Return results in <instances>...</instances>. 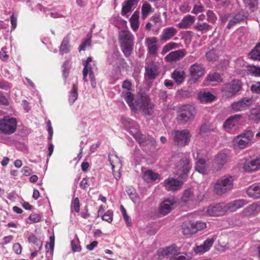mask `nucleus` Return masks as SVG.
Masks as SVG:
<instances>
[{
    "label": "nucleus",
    "mask_w": 260,
    "mask_h": 260,
    "mask_svg": "<svg viewBox=\"0 0 260 260\" xmlns=\"http://www.w3.org/2000/svg\"><path fill=\"white\" fill-rule=\"evenodd\" d=\"M158 177V174L153 172L151 170L146 171L143 175L144 179L148 182L155 181Z\"/></svg>",
    "instance_id": "39"
},
{
    "label": "nucleus",
    "mask_w": 260,
    "mask_h": 260,
    "mask_svg": "<svg viewBox=\"0 0 260 260\" xmlns=\"http://www.w3.org/2000/svg\"><path fill=\"white\" fill-rule=\"evenodd\" d=\"M175 204L174 199H168L162 202L159 207V212L162 215L168 214L173 208Z\"/></svg>",
    "instance_id": "25"
},
{
    "label": "nucleus",
    "mask_w": 260,
    "mask_h": 260,
    "mask_svg": "<svg viewBox=\"0 0 260 260\" xmlns=\"http://www.w3.org/2000/svg\"><path fill=\"white\" fill-rule=\"evenodd\" d=\"M182 182L173 178H168L164 181V185L168 190L175 191L181 188Z\"/></svg>",
    "instance_id": "23"
},
{
    "label": "nucleus",
    "mask_w": 260,
    "mask_h": 260,
    "mask_svg": "<svg viewBox=\"0 0 260 260\" xmlns=\"http://www.w3.org/2000/svg\"><path fill=\"white\" fill-rule=\"evenodd\" d=\"M214 239L213 238L206 240L202 245L197 246L194 248V251L197 254H202L208 251L212 247Z\"/></svg>",
    "instance_id": "22"
},
{
    "label": "nucleus",
    "mask_w": 260,
    "mask_h": 260,
    "mask_svg": "<svg viewBox=\"0 0 260 260\" xmlns=\"http://www.w3.org/2000/svg\"><path fill=\"white\" fill-rule=\"evenodd\" d=\"M254 134L251 131H247L237 136L234 140V143L240 148L243 149L253 143L252 138Z\"/></svg>",
    "instance_id": "7"
},
{
    "label": "nucleus",
    "mask_w": 260,
    "mask_h": 260,
    "mask_svg": "<svg viewBox=\"0 0 260 260\" xmlns=\"http://www.w3.org/2000/svg\"><path fill=\"white\" fill-rule=\"evenodd\" d=\"M227 155L223 152L218 153L215 156L213 162V167L216 171L220 170L226 163Z\"/></svg>",
    "instance_id": "19"
},
{
    "label": "nucleus",
    "mask_w": 260,
    "mask_h": 260,
    "mask_svg": "<svg viewBox=\"0 0 260 260\" xmlns=\"http://www.w3.org/2000/svg\"><path fill=\"white\" fill-rule=\"evenodd\" d=\"M142 15L143 18H146L152 12L151 6L148 3H145L142 7Z\"/></svg>",
    "instance_id": "43"
},
{
    "label": "nucleus",
    "mask_w": 260,
    "mask_h": 260,
    "mask_svg": "<svg viewBox=\"0 0 260 260\" xmlns=\"http://www.w3.org/2000/svg\"><path fill=\"white\" fill-rule=\"evenodd\" d=\"M172 137L175 144L185 146L189 143L191 135L188 129H184L181 131H174L172 133Z\"/></svg>",
    "instance_id": "6"
},
{
    "label": "nucleus",
    "mask_w": 260,
    "mask_h": 260,
    "mask_svg": "<svg viewBox=\"0 0 260 260\" xmlns=\"http://www.w3.org/2000/svg\"><path fill=\"white\" fill-rule=\"evenodd\" d=\"M17 126L15 118L6 116L3 119H0V131L5 134L13 133Z\"/></svg>",
    "instance_id": "9"
},
{
    "label": "nucleus",
    "mask_w": 260,
    "mask_h": 260,
    "mask_svg": "<svg viewBox=\"0 0 260 260\" xmlns=\"http://www.w3.org/2000/svg\"><path fill=\"white\" fill-rule=\"evenodd\" d=\"M233 178L231 176H224L218 179L213 187L214 192L222 195L231 190L233 188Z\"/></svg>",
    "instance_id": "3"
},
{
    "label": "nucleus",
    "mask_w": 260,
    "mask_h": 260,
    "mask_svg": "<svg viewBox=\"0 0 260 260\" xmlns=\"http://www.w3.org/2000/svg\"><path fill=\"white\" fill-rule=\"evenodd\" d=\"M69 42L70 37L69 36H67L63 38L60 46L59 50L62 54L69 52L70 47Z\"/></svg>",
    "instance_id": "36"
},
{
    "label": "nucleus",
    "mask_w": 260,
    "mask_h": 260,
    "mask_svg": "<svg viewBox=\"0 0 260 260\" xmlns=\"http://www.w3.org/2000/svg\"><path fill=\"white\" fill-rule=\"evenodd\" d=\"M249 117L252 120H260V106L251 109Z\"/></svg>",
    "instance_id": "41"
},
{
    "label": "nucleus",
    "mask_w": 260,
    "mask_h": 260,
    "mask_svg": "<svg viewBox=\"0 0 260 260\" xmlns=\"http://www.w3.org/2000/svg\"><path fill=\"white\" fill-rule=\"evenodd\" d=\"M206 212L210 216L223 215L227 212L225 203H221L211 205L207 208Z\"/></svg>",
    "instance_id": "13"
},
{
    "label": "nucleus",
    "mask_w": 260,
    "mask_h": 260,
    "mask_svg": "<svg viewBox=\"0 0 260 260\" xmlns=\"http://www.w3.org/2000/svg\"><path fill=\"white\" fill-rule=\"evenodd\" d=\"M28 241L29 243H31L34 245V248H37V250H40L41 249L43 242L34 235H30L28 237Z\"/></svg>",
    "instance_id": "38"
},
{
    "label": "nucleus",
    "mask_w": 260,
    "mask_h": 260,
    "mask_svg": "<svg viewBox=\"0 0 260 260\" xmlns=\"http://www.w3.org/2000/svg\"><path fill=\"white\" fill-rule=\"evenodd\" d=\"M176 167L181 172L179 175L180 177L183 178L184 176L188 174L189 171L191 168V165L189 157L185 156L181 159L177 164Z\"/></svg>",
    "instance_id": "15"
},
{
    "label": "nucleus",
    "mask_w": 260,
    "mask_h": 260,
    "mask_svg": "<svg viewBox=\"0 0 260 260\" xmlns=\"http://www.w3.org/2000/svg\"><path fill=\"white\" fill-rule=\"evenodd\" d=\"M206 56L209 61H215L218 57V53L214 49H212L207 52Z\"/></svg>",
    "instance_id": "46"
},
{
    "label": "nucleus",
    "mask_w": 260,
    "mask_h": 260,
    "mask_svg": "<svg viewBox=\"0 0 260 260\" xmlns=\"http://www.w3.org/2000/svg\"><path fill=\"white\" fill-rule=\"evenodd\" d=\"M248 202L244 199L236 200L231 202L225 203L226 211L227 212H235L237 209L243 207Z\"/></svg>",
    "instance_id": "21"
},
{
    "label": "nucleus",
    "mask_w": 260,
    "mask_h": 260,
    "mask_svg": "<svg viewBox=\"0 0 260 260\" xmlns=\"http://www.w3.org/2000/svg\"><path fill=\"white\" fill-rule=\"evenodd\" d=\"M157 39L155 37L146 38L145 44L147 47L148 52L151 54H155L157 51Z\"/></svg>",
    "instance_id": "27"
},
{
    "label": "nucleus",
    "mask_w": 260,
    "mask_h": 260,
    "mask_svg": "<svg viewBox=\"0 0 260 260\" xmlns=\"http://www.w3.org/2000/svg\"><path fill=\"white\" fill-rule=\"evenodd\" d=\"M159 73V67L157 62L152 61L146 63L145 75L149 79H155Z\"/></svg>",
    "instance_id": "11"
},
{
    "label": "nucleus",
    "mask_w": 260,
    "mask_h": 260,
    "mask_svg": "<svg viewBox=\"0 0 260 260\" xmlns=\"http://www.w3.org/2000/svg\"><path fill=\"white\" fill-rule=\"evenodd\" d=\"M83 64L84 66V69L83 70V79L84 81L87 82L88 81L87 79V76L88 74L91 82V85L93 88H95L96 87V83L91 65L87 64V63H83Z\"/></svg>",
    "instance_id": "18"
},
{
    "label": "nucleus",
    "mask_w": 260,
    "mask_h": 260,
    "mask_svg": "<svg viewBox=\"0 0 260 260\" xmlns=\"http://www.w3.org/2000/svg\"><path fill=\"white\" fill-rule=\"evenodd\" d=\"M181 199L182 201L185 203L191 201L193 199V192L190 190H185Z\"/></svg>",
    "instance_id": "48"
},
{
    "label": "nucleus",
    "mask_w": 260,
    "mask_h": 260,
    "mask_svg": "<svg viewBox=\"0 0 260 260\" xmlns=\"http://www.w3.org/2000/svg\"><path fill=\"white\" fill-rule=\"evenodd\" d=\"M91 38H86L84 42L81 43L79 47V52L81 51L85 50L87 48L90 47L91 46Z\"/></svg>",
    "instance_id": "49"
},
{
    "label": "nucleus",
    "mask_w": 260,
    "mask_h": 260,
    "mask_svg": "<svg viewBox=\"0 0 260 260\" xmlns=\"http://www.w3.org/2000/svg\"><path fill=\"white\" fill-rule=\"evenodd\" d=\"M131 9L132 7L129 5V4L126 3H123L122 7L121 14L123 16L126 15L131 11Z\"/></svg>",
    "instance_id": "59"
},
{
    "label": "nucleus",
    "mask_w": 260,
    "mask_h": 260,
    "mask_svg": "<svg viewBox=\"0 0 260 260\" xmlns=\"http://www.w3.org/2000/svg\"><path fill=\"white\" fill-rule=\"evenodd\" d=\"M71 247L73 252H79L81 250L77 238H75L71 241Z\"/></svg>",
    "instance_id": "50"
},
{
    "label": "nucleus",
    "mask_w": 260,
    "mask_h": 260,
    "mask_svg": "<svg viewBox=\"0 0 260 260\" xmlns=\"http://www.w3.org/2000/svg\"><path fill=\"white\" fill-rule=\"evenodd\" d=\"M77 90V87L74 84L73 85V89L70 91L69 95L68 101L71 105H73L78 98V94Z\"/></svg>",
    "instance_id": "40"
},
{
    "label": "nucleus",
    "mask_w": 260,
    "mask_h": 260,
    "mask_svg": "<svg viewBox=\"0 0 260 260\" xmlns=\"http://www.w3.org/2000/svg\"><path fill=\"white\" fill-rule=\"evenodd\" d=\"M192 226L195 230L196 233L198 231L204 229L206 227V223L202 221L191 222Z\"/></svg>",
    "instance_id": "47"
},
{
    "label": "nucleus",
    "mask_w": 260,
    "mask_h": 260,
    "mask_svg": "<svg viewBox=\"0 0 260 260\" xmlns=\"http://www.w3.org/2000/svg\"><path fill=\"white\" fill-rule=\"evenodd\" d=\"M190 80L193 82H196L199 78L202 77L204 73L205 70L202 64L195 63L191 66L189 69Z\"/></svg>",
    "instance_id": "14"
},
{
    "label": "nucleus",
    "mask_w": 260,
    "mask_h": 260,
    "mask_svg": "<svg viewBox=\"0 0 260 260\" xmlns=\"http://www.w3.org/2000/svg\"><path fill=\"white\" fill-rule=\"evenodd\" d=\"M139 12L135 11L129 19L131 27L134 31H137L139 27Z\"/></svg>",
    "instance_id": "33"
},
{
    "label": "nucleus",
    "mask_w": 260,
    "mask_h": 260,
    "mask_svg": "<svg viewBox=\"0 0 260 260\" xmlns=\"http://www.w3.org/2000/svg\"><path fill=\"white\" fill-rule=\"evenodd\" d=\"M207 165L204 159H199L197 161L196 170L202 174H205L207 172Z\"/></svg>",
    "instance_id": "34"
},
{
    "label": "nucleus",
    "mask_w": 260,
    "mask_h": 260,
    "mask_svg": "<svg viewBox=\"0 0 260 260\" xmlns=\"http://www.w3.org/2000/svg\"><path fill=\"white\" fill-rule=\"evenodd\" d=\"M121 122L125 129L129 132L140 145H144L146 143H150L153 145L156 144L152 137L143 135L140 133L139 125L135 121L128 117H122Z\"/></svg>",
    "instance_id": "1"
},
{
    "label": "nucleus",
    "mask_w": 260,
    "mask_h": 260,
    "mask_svg": "<svg viewBox=\"0 0 260 260\" xmlns=\"http://www.w3.org/2000/svg\"><path fill=\"white\" fill-rule=\"evenodd\" d=\"M242 115L236 114L229 117L224 122L223 126L227 132L235 130L241 123Z\"/></svg>",
    "instance_id": "12"
},
{
    "label": "nucleus",
    "mask_w": 260,
    "mask_h": 260,
    "mask_svg": "<svg viewBox=\"0 0 260 260\" xmlns=\"http://www.w3.org/2000/svg\"><path fill=\"white\" fill-rule=\"evenodd\" d=\"M182 227L183 234L187 237L196 234L195 230L193 229V226H192L191 222L183 224Z\"/></svg>",
    "instance_id": "37"
},
{
    "label": "nucleus",
    "mask_w": 260,
    "mask_h": 260,
    "mask_svg": "<svg viewBox=\"0 0 260 260\" xmlns=\"http://www.w3.org/2000/svg\"><path fill=\"white\" fill-rule=\"evenodd\" d=\"M186 54L185 50L180 49L170 52L166 57L165 59L168 61H174L183 58Z\"/></svg>",
    "instance_id": "29"
},
{
    "label": "nucleus",
    "mask_w": 260,
    "mask_h": 260,
    "mask_svg": "<svg viewBox=\"0 0 260 260\" xmlns=\"http://www.w3.org/2000/svg\"><path fill=\"white\" fill-rule=\"evenodd\" d=\"M242 169L246 172H255L260 169V157H250L245 159Z\"/></svg>",
    "instance_id": "10"
},
{
    "label": "nucleus",
    "mask_w": 260,
    "mask_h": 260,
    "mask_svg": "<svg viewBox=\"0 0 260 260\" xmlns=\"http://www.w3.org/2000/svg\"><path fill=\"white\" fill-rule=\"evenodd\" d=\"M121 211L123 216V218L126 223V224L129 225L131 222V219L127 215L126 212V210L124 208L123 206H120Z\"/></svg>",
    "instance_id": "61"
},
{
    "label": "nucleus",
    "mask_w": 260,
    "mask_h": 260,
    "mask_svg": "<svg viewBox=\"0 0 260 260\" xmlns=\"http://www.w3.org/2000/svg\"><path fill=\"white\" fill-rule=\"evenodd\" d=\"M138 110H141L144 115H151L154 112V106L147 96H142L138 103Z\"/></svg>",
    "instance_id": "8"
},
{
    "label": "nucleus",
    "mask_w": 260,
    "mask_h": 260,
    "mask_svg": "<svg viewBox=\"0 0 260 260\" xmlns=\"http://www.w3.org/2000/svg\"><path fill=\"white\" fill-rule=\"evenodd\" d=\"M260 212V202L253 203L244 209L242 213L244 216L255 215Z\"/></svg>",
    "instance_id": "26"
},
{
    "label": "nucleus",
    "mask_w": 260,
    "mask_h": 260,
    "mask_svg": "<svg viewBox=\"0 0 260 260\" xmlns=\"http://www.w3.org/2000/svg\"><path fill=\"white\" fill-rule=\"evenodd\" d=\"M196 114V110L194 107L185 105L180 107L178 111V119L183 123L192 121Z\"/></svg>",
    "instance_id": "5"
},
{
    "label": "nucleus",
    "mask_w": 260,
    "mask_h": 260,
    "mask_svg": "<svg viewBox=\"0 0 260 260\" xmlns=\"http://www.w3.org/2000/svg\"><path fill=\"white\" fill-rule=\"evenodd\" d=\"M204 11V7L201 5H195L192 10V13L197 14L199 13H201Z\"/></svg>",
    "instance_id": "63"
},
{
    "label": "nucleus",
    "mask_w": 260,
    "mask_h": 260,
    "mask_svg": "<svg viewBox=\"0 0 260 260\" xmlns=\"http://www.w3.org/2000/svg\"><path fill=\"white\" fill-rule=\"evenodd\" d=\"M250 58L253 60H260V43L258 44L250 54Z\"/></svg>",
    "instance_id": "42"
},
{
    "label": "nucleus",
    "mask_w": 260,
    "mask_h": 260,
    "mask_svg": "<svg viewBox=\"0 0 260 260\" xmlns=\"http://www.w3.org/2000/svg\"><path fill=\"white\" fill-rule=\"evenodd\" d=\"M177 32V29L174 27H168L165 28L162 35L160 36V40L167 41L173 38Z\"/></svg>",
    "instance_id": "30"
},
{
    "label": "nucleus",
    "mask_w": 260,
    "mask_h": 260,
    "mask_svg": "<svg viewBox=\"0 0 260 260\" xmlns=\"http://www.w3.org/2000/svg\"><path fill=\"white\" fill-rule=\"evenodd\" d=\"M185 77V73L184 71L181 70H175L172 74V78L178 84L182 83Z\"/></svg>",
    "instance_id": "32"
},
{
    "label": "nucleus",
    "mask_w": 260,
    "mask_h": 260,
    "mask_svg": "<svg viewBox=\"0 0 260 260\" xmlns=\"http://www.w3.org/2000/svg\"><path fill=\"white\" fill-rule=\"evenodd\" d=\"M242 20V17L239 14H236L232 19L229 21L227 27L229 29L231 28L236 24L240 22Z\"/></svg>",
    "instance_id": "45"
},
{
    "label": "nucleus",
    "mask_w": 260,
    "mask_h": 260,
    "mask_svg": "<svg viewBox=\"0 0 260 260\" xmlns=\"http://www.w3.org/2000/svg\"><path fill=\"white\" fill-rule=\"evenodd\" d=\"M122 96L124 99L131 110L134 112L138 111V103L139 99L134 101V95L130 91H123L121 93Z\"/></svg>",
    "instance_id": "17"
},
{
    "label": "nucleus",
    "mask_w": 260,
    "mask_h": 260,
    "mask_svg": "<svg viewBox=\"0 0 260 260\" xmlns=\"http://www.w3.org/2000/svg\"><path fill=\"white\" fill-rule=\"evenodd\" d=\"M251 91L254 93H260V82H257L250 87Z\"/></svg>",
    "instance_id": "60"
},
{
    "label": "nucleus",
    "mask_w": 260,
    "mask_h": 260,
    "mask_svg": "<svg viewBox=\"0 0 260 260\" xmlns=\"http://www.w3.org/2000/svg\"><path fill=\"white\" fill-rule=\"evenodd\" d=\"M103 220L111 223L113 220V212L111 210H108L102 216Z\"/></svg>",
    "instance_id": "52"
},
{
    "label": "nucleus",
    "mask_w": 260,
    "mask_h": 260,
    "mask_svg": "<svg viewBox=\"0 0 260 260\" xmlns=\"http://www.w3.org/2000/svg\"><path fill=\"white\" fill-rule=\"evenodd\" d=\"M109 160L112 167V169H116L120 170L121 168V162L119 158L114 153L109 155Z\"/></svg>",
    "instance_id": "31"
},
{
    "label": "nucleus",
    "mask_w": 260,
    "mask_h": 260,
    "mask_svg": "<svg viewBox=\"0 0 260 260\" xmlns=\"http://www.w3.org/2000/svg\"><path fill=\"white\" fill-rule=\"evenodd\" d=\"M185 255H186L185 256L183 255H180V252H179V253H178V254H177L176 255H175V256L172 257L171 258H170L169 260H190L191 259V257L190 255H187L186 254H185Z\"/></svg>",
    "instance_id": "55"
},
{
    "label": "nucleus",
    "mask_w": 260,
    "mask_h": 260,
    "mask_svg": "<svg viewBox=\"0 0 260 260\" xmlns=\"http://www.w3.org/2000/svg\"><path fill=\"white\" fill-rule=\"evenodd\" d=\"M54 241H55L54 236V235L51 236L50 237V242H49V243H48L46 246V248H48V247L49 248V249L50 250V253L51 254H52L53 252V249H54V242H55Z\"/></svg>",
    "instance_id": "58"
},
{
    "label": "nucleus",
    "mask_w": 260,
    "mask_h": 260,
    "mask_svg": "<svg viewBox=\"0 0 260 260\" xmlns=\"http://www.w3.org/2000/svg\"><path fill=\"white\" fill-rule=\"evenodd\" d=\"M207 80L211 82H220L222 81L221 77L218 73H215L212 75H209L207 77Z\"/></svg>",
    "instance_id": "51"
},
{
    "label": "nucleus",
    "mask_w": 260,
    "mask_h": 260,
    "mask_svg": "<svg viewBox=\"0 0 260 260\" xmlns=\"http://www.w3.org/2000/svg\"><path fill=\"white\" fill-rule=\"evenodd\" d=\"M118 39L122 51L125 56L128 57L133 48L134 36L129 30H122L119 32Z\"/></svg>",
    "instance_id": "2"
},
{
    "label": "nucleus",
    "mask_w": 260,
    "mask_h": 260,
    "mask_svg": "<svg viewBox=\"0 0 260 260\" xmlns=\"http://www.w3.org/2000/svg\"><path fill=\"white\" fill-rule=\"evenodd\" d=\"M242 83L238 80L234 79L223 84L221 88L222 96L225 98L234 96L242 89Z\"/></svg>",
    "instance_id": "4"
},
{
    "label": "nucleus",
    "mask_w": 260,
    "mask_h": 260,
    "mask_svg": "<svg viewBox=\"0 0 260 260\" xmlns=\"http://www.w3.org/2000/svg\"><path fill=\"white\" fill-rule=\"evenodd\" d=\"M72 207H73L75 211L78 213L80 211V204H79V200L78 198H76L74 199V201L72 202Z\"/></svg>",
    "instance_id": "62"
},
{
    "label": "nucleus",
    "mask_w": 260,
    "mask_h": 260,
    "mask_svg": "<svg viewBox=\"0 0 260 260\" xmlns=\"http://www.w3.org/2000/svg\"><path fill=\"white\" fill-rule=\"evenodd\" d=\"M246 193L251 198L260 199V183H256L249 186L246 190Z\"/></svg>",
    "instance_id": "24"
},
{
    "label": "nucleus",
    "mask_w": 260,
    "mask_h": 260,
    "mask_svg": "<svg viewBox=\"0 0 260 260\" xmlns=\"http://www.w3.org/2000/svg\"><path fill=\"white\" fill-rule=\"evenodd\" d=\"M207 20L211 23L215 22L217 20V17L213 11L208 10L206 12Z\"/></svg>",
    "instance_id": "54"
},
{
    "label": "nucleus",
    "mask_w": 260,
    "mask_h": 260,
    "mask_svg": "<svg viewBox=\"0 0 260 260\" xmlns=\"http://www.w3.org/2000/svg\"><path fill=\"white\" fill-rule=\"evenodd\" d=\"M252 100L250 98H244L232 104V109L235 111H240L246 109L251 104Z\"/></svg>",
    "instance_id": "20"
},
{
    "label": "nucleus",
    "mask_w": 260,
    "mask_h": 260,
    "mask_svg": "<svg viewBox=\"0 0 260 260\" xmlns=\"http://www.w3.org/2000/svg\"><path fill=\"white\" fill-rule=\"evenodd\" d=\"M210 25L206 22L198 23L194 26V28L198 31L208 30L209 29Z\"/></svg>",
    "instance_id": "53"
},
{
    "label": "nucleus",
    "mask_w": 260,
    "mask_h": 260,
    "mask_svg": "<svg viewBox=\"0 0 260 260\" xmlns=\"http://www.w3.org/2000/svg\"><path fill=\"white\" fill-rule=\"evenodd\" d=\"M179 249L174 245L160 249L157 252L158 258L161 259L163 257H167L171 258L179 253Z\"/></svg>",
    "instance_id": "16"
},
{
    "label": "nucleus",
    "mask_w": 260,
    "mask_h": 260,
    "mask_svg": "<svg viewBox=\"0 0 260 260\" xmlns=\"http://www.w3.org/2000/svg\"><path fill=\"white\" fill-rule=\"evenodd\" d=\"M195 21V17L190 15L183 17L181 21L177 24L180 29H187L189 28Z\"/></svg>",
    "instance_id": "28"
},
{
    "label": "nucleus",
    "mask_w": 260,
    "mask_h": 260,
    "mask_svg": "<svg viewBox=\"0 0 260 260\" xmlns=\"http://www.w3.org/2000/svg\"><path fill=\"white\" fill-rule=\"evenodd\" d=\"M29 219L33 222H38L41 220V216L37 213H32L30 214Z\"/></svg>",
    "instance_id": "56"
},
{
    "label": "nucleus",
    "mask_w": 260,
    "mask_h": 260,
    "mask_svg": "<svg viewBox=\"0 0 260 260\" xmlns=\"http://www.w3.org/2000/svg\"><path fill=\"white\" fill-rule=\"evenodd\" d=\"M247 72L255 76H260V67L248 66L247 67Z\"/></svg>",
    "instance_id": "44"
},
{
    "label": "nucleus",
    "mask_w": 260,
    "mask_h": 260,
    "mask_svg": "<svg viewBox=\"0 0 260 260\" xmlns=\"http://www.w3.org/2000/svg\"><path fill=\"white\" fill-rule=\"evenodd\" d=\"M62 68L63 76L65 79H67L69 72V62L68 61H66L63 64Z\"/></svg>",
    "instance_id": "57"
},
{
    "label": "nucleus",
    "mask_w": 260,
    "mask_h": 260,
    "mask_svg": "<svg viewBox=\"0 0 260 260\" xmlns=\"http://www.w3.org/2000/svg\"><path fill=\"white\" fill-rule=\"evenodd\" d=\"M198 97L199 100L202 102H211L215 98V96L209 92H200Z\"/></svg>",
    "instance_id": "35"
},
{
    "label": "nucleus",
    "mask_w": 260,
    "mask_h": 260,
    "mask_svg": "<svg viewBox=\"0 0 260 260\" xmlns=\"http://www.w3.org/2000/svg\"><path fill=\"white\" fill-rule=\"evenodd\" d=\"M122 87L126 89V91H130L132 89V83L129 80H125L123 82Z\"/></svg>",
    "instance_id": "64"
}]
</instances>
